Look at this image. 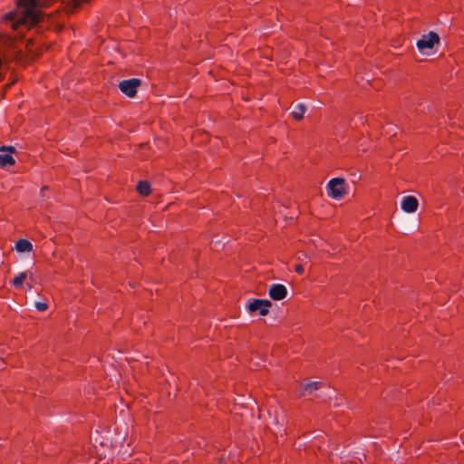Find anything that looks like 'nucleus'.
<instances>
[{
  "label": "nucleus",
  "mask_w": 464,
  "mask_h": 464,
  "mask_svg": "<svg viewBox=\"0 0 464 464\" xmlns=\"http://www.w3.org/2000/svg\"><path fill=\"white\" fill-rule=\"evenodd\" d=\"M48 190H49V188L47 186H44L41 188L40 197L42 199L45 200L48 198V195H47Z\"/></svg>",
  "instance_id": "15"
},
{
  "label": "nucleus",
  "mask_w": 464,
  "mask_h": 464,
  "mask_svg": "<svg viewBox=\"0 0 464 464\" xmlns=\"http://www.w3.org/2000/svg\"><path fill=\"white\" fill-rule=\"evenodd\" d=\"M40 15L38 0H18L16 10L7 13L5 19L10 21L12 27L16 29L21 24L34 25L40 21Z\"/></svg>",
  "instance_id": "1"
},
{
  "label": "nucleus",
  "mask_w": 464,
  "mask_h": 464,
  "mask_svg": "<svg viewBox=\"0 0 464 464\" xmlns=\"http://www.w3.org/2000/svg\"><path fill=\"white\" fill-rule=\"evenodd\" d=\"M137 191L141 196H147L150 192V186L147 181H140L137 186Z\"/></svg>",
  "instance_id": "13"
},
{
  "label": "nucleus",
  "mask_w": 464,
  "mask_h": 464,
  "mask_svg": "<svg viewBox=\"0 0 464 464\" xmlns=\"http://www.w3.org/2000/svg\"><path fill=\"white\" fill-rule=\"evenodd\" d=\"M305 111V105L304 103H298L294 107L293 111H291V115L295 120L300 121L304 118Z\"/></svg>",
  "instance_id": "12"
},
{
  "label": "nucleus",
  "mask_w": 464,
  "mask_h": 464,
  "mask_svg": "<svg viewBox=\"0 0 464 464\" xmlns=\"http://www.w3.org/2000/svg\"><path fill=\"white\" fill-rule=\"evenodd\" d=\"M322 387V383L320 382L314 381V382H309L307 383H304L302 385V391L301 395H311L315 391L319 390Z\"/></svg>",
  "instance_id": "9"
},
{
  "label": "nucleus",
  "mask_w": 464,
  "mask_h": 464,
  "mask_svg": "<svg viewBox=\"0 0 464 464\" xmlns=\"http://www.w3.org/2000/svg\"><path fill=\"white\" fill-rule=\"evenodd\" d=\"M327 196L334 200H341L349 193V185L342 177L331 179L326 186Z\"/></svg>",
  "instance_id": "3"
},
{
  "label": "nucleus",
  "mask_w": 464,
  "mask_h": 464,
  "mask_svg": "<svg viewBox=\"0 0 464 464\" xmlns=\"http://www.w3.org/2000/svg\"><path fill=\"white\" fill-rule=\"evenodd\" d=\"M401 208L403 211H406V197H403L401 201Z\"/></svg>",
  "instance_id": "17"
},
{
  "label": "nucleus",
  "mask_w": 464,
  "mask_h": 464,
  "mask_svg": "<svg viewBox=\"0 0 464 464\" xmlns=\"http://www.w3.org/2000/svg\"><path fill=\"white\" fill-rule=\"evenodd\" d=\"M94 448L98 450V453L105 455L107 450L117 448L118 445L121 446L125 440V435L116 433L114 430L105 429L101 431H96L92 438Z\"/></svg>",
  "instance_id": "2"
},
{
  "label": "nucleus",
  "mask_w": 464,
  "mask_h": 464,
  "mask_svg": "<svg viewBox=\"0 0 464 464\" xmlns=\"http://www.w3.org/2000/svg\"><path fill=\"white\" fill-rule=\"evenodd\" d=\"M27 287H28V289H32L33 288V285L31 283H28L27 284Z\"/></svg>",
  "instance_id": "19"
},
{
  "label": "nucleus",
  "mask_w": 464,
  "mask_h": 464,
  "mask_svg": "<svg viewBox=\"0 0 464 464\" xmlns=\"http://www.w3.org/2000/svg\"><path fill=\"white\" fill-rule=\"evenodd\" d=\"M419 227H420V225H419V221H418V222L416 223L415 228L418 230V229H419Z\"/></svg>",
  "instance_id": "20"
},
{
  "label": "nucleus",
  "mask_w": 464,
  "mask_h": 464,
  "mask_svg": "<svg viewBox=\"0 0 464 464\" xmlns=\"http://www.w3.org/2000/svg\"><path fill=\"white\" fill-rule=\"evenodd\" d=\"M34 305L38 311H45L48 308L47 304L43 302H35Z\"/></svg>",
  "instance_id": "16"
},
{
  "label": "nucleus",
  "mask_w": 464,
  "mask_h": 464,
  "mask_svg": "<svg viewBox=\"0 0 464 464\" xmlns=\"http://www.w3.org/2000/svg\"><path fill=\"white\" fill-rule=\"evenodd\" d=\"M268 295L273 300L280 301L285 298L287 295V289L282 284H273L268 289Z\"/></svg>",
  "instance_id": "7"
},
{
  "label": "nucleus",
  "mask_w": 464,
  "mask_h": 464,
  "mask_svg": "<svg viewBox=\"0 0 464 464\" xmlns=\"http://www.w3.org/2000/svg\"><path fill=\"white\" fill-rule=\"evenodd\" d=\"M34 276V274L30 271H24L19 273L12 281V284L16 288L22 287L24 282L27 279L32 280Z\"/></svg>",
  "instance_id": "10"
},
{
  "label": "nucleus",
  "mask_w": 464,
  "mask_h": 464,
  "mask_svg": "<svg viewBox=\"0 0 464 464\" xmlns=\"http://www.w3.org/2000/svg\"><path fill=\"white\" fill-rule=\"evenodd\" d=\"M418 199L413 196H408V213H413L418 209Z\"/></svg>",
  "instance_id": "14"
},
{
  "label": "nucleus",
  "mask_w": 464,
  "mask_h": 464,
  "mask_svg": "<svg viewBox=\"0 0 464 464\" xmlns=\"http://www.w3.org/2000/svg\"><path fill=\"white\" fill-rule=\"evenodd\" d=\"M295 271H296V273H298L300 275L303 274L304 273V266L302 265H297L295 266Z\"/></svg>",
  "instance_id": "18"
},
{
  "label": "nucleus",
  "mask_w": 464,
  "mask_h": 464,
  "mask_svg": "<svg viewBox=\"0 0 464 464\" xmlns=\"http://www.w3.org/2000/svg\"><path fill=\"white\" fill-rule=\"evenodd\" d=\"M140 84V81L139 79L124 80L120 82L119 88L127 96L133 97Z\"/></svg>",
  "instance_id": "6"
},
{
  "label": "nucleus",
  "mask_w": 464,
  "mask_h": 464,
  "mask_svg": "<svg viewBox=\"0 0 464 464\" xmlns=\"http://www.w3.org/2000/svg\"><path fill=\"white\" fill-rule=\"evenodd\" d=\"M14 249L18 253H31L34 249L33 244L27 239H19L16 241Z\"/></svg>",
  "instance_id": "11"
},
{
  "label": "nucleus",
  "mask_w": 464,
  "mask_h": 464,
  "mask_svg": "<svg viewBox=\"0 0 464 464\" xmlns=\"http://www.w3.org/2000/svg\"><path fill=\"white\" fill-rule=\"evenodd\" d=\"M440 44V36L437 33L430 31L422 34L417 41L416 46L419 52L423 55H433L436 53V47Z\"/></svg>",
  "instance_id": "4"
},
{
  "label": "nucleus",
  "mask_w": 464,
  "mask_h": 464,
  "mask_svg": "<svg viewBox=\"0 0 464 464\" xmlns=\"http://www.w3.org/2000/svg\"><path fill=\"white\" fill-rule=\"evenodd\" d=\"M14 151V148L12 146L9 147H2L0 149V166L5 167L7 165L14 164L15 160L12 154Z\"/></svg>",
  "instance_id": "8"
},
{
  "label": "nucleus",
  "mask_w": 464,
  "mask_h": 464,
  "mask_svg": "<svg viewBox=\"0 0 464 464\" xmlns=\"http://www.w3.org/2000/svg\"><path fill=\"white\" fill-rule=\"evenodd\" d=\"M271 306L272 303L269 300L253 299L248 303L246 308L250 314L258 312L260 315L266 316L268 314Z\"/></svg>",
  "instance_id": "5"
}]
</instances>
